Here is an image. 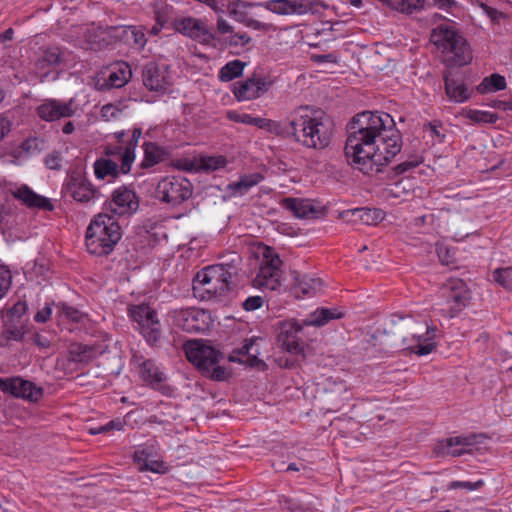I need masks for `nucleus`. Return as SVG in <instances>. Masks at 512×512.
I'll list each match as a JSON object with an SVG mask.
<instances>
[{
	"mask_svg": "<svg viewBox=\"0 0 512 512\" xmlns=\"http://www.w3.org/2000/svg\"><path fill=\"white\" fill-rule=\"evenodd\" d=\"M348 132L345 155L365 174L380 172L402 148L401 133L388 113H359L349 123Z\"/></svg>",
	"mask_w": 512,
	"mask_h": 512,
	"instance_id": "nucleus-1",
	"label": "nucleus"
},
{
	"mask_svg": "<svg viewBox=\"0 0 512 512\" xmlns=\"http://www.w3.org/2000/svg\"><path fill=\"white\" fill-rule=\"evenodd\" d=\"M431 329L423 322L415 320L411 315L393 314L378 330V336L386 338L385 343L393 348L409 350L419 356L430 354L435 348Z\"/></svg>",
	"mask_w": 512,
	"mask_h": 512,
	"instance_id": "nucleus-2",
	"label": "nucleus"
},
{
	"mask_svg": "<svg viewBox=\"0 0 512 512\" xmlns=\"http://www.w3.org/2000/svg\"><path fill=\"white\" fill-rule=\"evenodd\" d=\"M287 121V133L304 147L322 150L329 146L334 129L328 118L315 117L307 106H299L289 114Z\"/></svg>",
	"mask_w": 512,
	"mask_h": 512,
	"instance_id": "nucleus-3",
	"label": "nucleus"
},
{
	"mask_svg": "<svg viewBox=\"0 0 512 512\" xmlns=\"http://www.w3.org/2000/svg\"><path fill=\"white\" fill-rule=\"evenodd\" d=\"M431 22L435 27L430 32V42L441 53L449 66H463L471 59V50L466 39L456 28V24L439 14H434Z\"/></svg>",
	"mask_w": 512,
	"mask_h": 512,
	"instance_id": "nucleus-4",
	"label": "nucleus"
},
{
	"mask_svg": "<svg viewBox=\"0 0 512 512\" xmlns=\"http://www.w3.org/2000/svg\"><path fill=\"white\" fill-rule=\"evenodd\" d=\"M122 237L121 227L114 215L99 213L90 222L86 231V247L90 254H110Z\"/></svg>",
	"mask_w": 512,
	"mask_h": 512,
	"instance_id": "nucleus-5",
	"label": "nucleus"
},
{
	"mask_svg": "<svg viewBox=\"0 0 512 512\" xmlns=\"http://www.w3.org/2000/svg\"><path fill=\"white\" fill-rule=\"evenodd\" d=\"M236 285V279H229L221 268L212 265L198 272L193 280L194 295L201 300L225 297Z\"/></svg>",
	"mask_w": 512,
	"mask_h": 512,
	"instance_id": "nucleus-6",
	"label": "nucleus"
},
{
	"mask_svg": "<svg viewBox=\"0 0 512 512\" xmlns=\"http://www.w3.org/2000/svg\"><path fill=\"white\" fill-rule=\"evenodd\" d=\"M193 193L192 183L182 176L162 178L155 189V198L171 206H177L188 200Z\"/></svg>",
	"mask_w": 512,
	"mask_h": 512,
	"instance_id": "nucleus-7",
	"label": "nucleus"
},
{
	"mask_svg": "<svg viewBox=\"0 0 512 512\" xmlns=\"http://www.w3.org/2000/svg\"><path fill=\"white\" fill-rule=\"evenodd\" d=\"M129 315L137 322L140 333L148 344H159L162 329L157 312L153 308L145 304L135 305L129 308Z\"/></svg>",
	"mask_w": 512,
	"mask_h": 512,
	"instance_id": "nucleus-8",
	"label": "nucleus"
},
{
	"mask_svg": "<svg viewBox=\"0 0 512 512\" xmlns=\"http://www.w3.org/2000/svg\"><path fill=\"white\" fill-rule=\"evenodd\" d=\"M173 324L188 333H199L208 330L209 314L198 308H180L171 312Z\"/></svg>",
	"mask_w": 512,
	"mask_h": 512,
	"instance_id": "nucleus-9",
	"label": "nucleus"
},
{
	"mask_svg": "<svg viewBox=\"0 0 512 512\" xmlns=\"http://www.w3.org/2000/svg\"><path fill=\"white\" fill-rule=\"evenodd\" d=\"M301 331L302 326L295 320L279 322L276 328V341L278 346L290 354L304 358V345L299 338Z\"/></svg>",
	"mask_w": 512,
	"mask_h": 512,
	"instance_id": "nucleus-10",
	"label": "nucleus"
},
{
	"mask_svg": "<svg viewBox=\"0 0 512 512\" xmlns=\"http://www.w3.org/2000/svg\"><path fill=\"white\" fill-rule=\"evenodd\" d=\"M185 354L189 362L194 364L201 372L207 370L212 364H217L222 354L203 340L187 341Z\"/></svg>",
	"mask_w": 512,
	"mask_h": 512,
	"instance_id": "nucleus-11",
	"label": "nucleus"
},
{
	"mask_svg": "<svg viewBox=\"0 0 512 512\" xmlns=\"http://www.w3.org/2000/svg\"><path fill=\"white\" fill-rule=\"evenodd\" d=\"M63 192L80 203H87L96 198L98 194L85 174L79 170L71 171L68 174Z\"/></svg>",
	"mask_w": 512,
	"mask_h": 512,
	"instance_id": "nucleus-12",
	"label": "nucleus"
},
{
	"mask_svg": "<svg viewBox=\"0 0 512 512\" xmlns=\"http://www.w3.org/2000/svg\"><path fill=\"white\" fill-rule=\"evenodd\" d=\"M282 261L278 255L265 256L252 284L256 288L276 290L280 286Z\"/></svg>",
	"mask_w": 512,
	"mask_h": 512,
	"instance_id": "nucleus-13",
	"label": "nucleus"
},
{
	"mask_svg": "<svg viewBox=\"0 0 512 512\" xmlns=\"http://www.w3.org/2000/svg\"><path fill=\"white\" fill-rule=\"evenodd\" d=\"M0 390L30 402H37L43 396L41 387L21 377L0 378Z\"/></svg>",
	"mask_w": 512,
	"mask_h": 512,
	"instance_id": "nucleus-14",
	"label": "nucleus"
},
{
	"mask_svg": "<svg viewBox=\"0 0 512 512\" xmlns=\"http://www.w3.org/2000/svg\"><path fill=\"white\" fill-rule=\"evenodd\" d=\"M27 312L25 301L16 302L11 308L7 309L4 319L5 333L8 338L20 341L26 332L27 319L24 318Z\"/></svg>",
	"mask_w": 512,
	"mask_h": 512,
	"instance_id": "nucleus-15",
	"label": "nucleus"
},
{
	"mask_svg": "<svg viewBox=\"0 0 512 512\" xmlns=\"http://www.w3.org/2000/svg\"><path fill=\"white\" fill-rule=\"evenodd\" d=\"M447 302L450 304V317L456 316L468 303L470 299L466 283L458 278L449 279L443 286Z\"/></svg>",
	"mask_w": 512,
	"mask_h": 512,
	"instance_id": "nucleus-16",
	"label": "nucleus"
},
{
	"mask_svg": "<svg viewBox=\"0 0 512 512\" xmlns=\"http://www.w3.org/2000/svg\"><path fill=\"white\" fill-rule=\"evenodd\" d=\"M175 29L183 35L202 44H210L216 39L215 33L204 22L193 17H184L175 21Z\"/></svg>",
	"mask_w": 512,
	"mask_h": 512,
	"instance_id": "nucleus-17",
	"label": "nucleus"
},
{
	"mask_svg": "<svg viewBox=\"0 0 512 512\" xmlns=\"http://www.w3.org/2000/svg\"><path fill=\"white\" fill-rule=\"evenodd\" d=\"M265 9L276 13V14H305L307 12L318 13L320 8H324L325 5L319 2H294L289 0H269L262 3Z\"/></svg>",
	"mask_w": 512,
	"mask_h": 512,
	"instance_id": "nucleus-18",
	"label": "nucleus"
},
{
	"mask_svg": "<svg viewBox=\"0 0 512 512\" xmlns=\"http://www.w3.org/2000/svg\"><path fill=\"white\" fill-rule=\"evenodd\" d=\"M143 84L150 91L165 92L171 85L166 66H159L155 62H149L143 69Z\"/></svg>",
	"mask_w": 512,
	"mask_h": 512,
	"instance_id": "nucleus-19",
	"label": "nucleus"
},
{
	"mask_svg": "<svg viewBox=\"0 0 512 512\" xmlns=\"http://www.w3.org/2000/svg\"><path fill=\"white\" fill-rule=\"evenodd\" d=\"M139 207V202L133 190L125 186L119 187L112 194L108 209L112 215H125L135 212Z\"/></svg>",
	"mask_w": 512,
	"mask_h": 512,
	"instance_id": "nucleus-20",
	"label": "nucleus"
},
{
	"mask_svg": "<svg viewBox=\"0 0 512 512\" xmlns=\"http://www.w3.org/2000/svg\"><path fill=\"white\" fill-rule=\"evenodd\" d=\"M75 113L73 100L60 102L55 99L46 100L37 107L38 116L44 121H56L61 118L71 117Z\"/></svg>",
	"mask_w": 512,
	"mask_h": 512,
	"instance_id": "nucleus-21",
	"label": "nucleus"
},
{
	"mask_svg": "<svg viewBox=\"0 0 512 512\" xmlns=\"http://www.w3.org/2000/svg\"><path fill=\"white\" fill-rule=\"evenodd\" d=\"M11 195L30 209L52 211L54 205L50 199L34 192L28 185L22 184L11 190Z\"/></svg>",
	"mask_w": 512,
	"mask_h": 512,
	"instance_id": "nucleus-22",
	"label": "nucleus"
},
{
	"mask_svg": "<svg viewBox=\"0 0 512 512\" xmlns=\"http://www.w3.org/2000/svg\"><path fill=\"white\" fill-rule=\"evenodd\" d=\"M268 90V83L265 78L253 76L238 83L233 92L238 101H247L260 97Z\"/></svg>",
	"mask_w": 512,
	"mask_h": 512,
	"instance_id": "nucleus-23",
	"label": "nucleus"
},
{
	"mask_svg": "<svg viewBox=\"0 0 512 512\" xmlns=\"http://www.w3.org/2000/svg\"><path fill=\"white\" fill-rule=\"evenodd\" d=\"M475 443L474 436L468 437H451L445 440L439 441L434 447V453L439 457L461 456L467 452L465 448H458L459 446L467 447L472 446Z\"/></svg>",
	"mask_w": 512,
	"mask_h": 512,
	"instance_id": "nucleus-24",
	"label": "nucleus"
},
{
	"mask_svg": "<svg viewBox=\"0 0 512 512\" xmlns=\"http://www.w3.org/2000/svg\"><path fill=\"white\" fill-rule=\"evenodd\" d=\"M131 77V69L127 63H118L104 79L103 83L98 81L97 86L100 90L121 88Z\"/></svg>",
	"mask_w": 512,
	"mask_h": 512,
	"instance_id": "nucleus-25",
	"label": "nucleus"
},
{
	"mask_svg": "<svg viewBox=\"0 0 512 512\" xmlns=\"http://www.w3.org/2000/svg\"><path fill=\"white\" fill-rule=\"evenodd\" d=\"M144 157L140 163L142 169H149L161 163L167 158V152L164 147L155 142L146 141L142 145Z\"/></svg>",
	"mask_w": 512,
	"mask_h": 512,
	"instance_id": "nucleus-26",
	"label": "nucleus"
},
{
	"mask_svg": "<svg viewBox=\"0 0 512 512\" xmlns=\"http://www.w3.org/2000/svg\"><path fill=\"white\" fill-rule=\"evenodd\" d=\"M142 136L141 128H133L132 135L129 141L125 143L123 147L122 157H121V173L127 174L131 170V166L135 160V150L138 146L139 139Z\"/></svg>",
	"mask_w": 512,
	"mask_h": 512,
	"instance_id": "nucleus-27",
	"label": "nucleus"
},
{
	"mask_svg": "<svg viewBox=\"0 0 512 512\" xmlns=\"http://www.w3.org/2000/svg\"><path fill=\"white\" fill-rule=\"evenodd\" d=\"M259 338H251L246 340L245 349H246V359L238 358L237 356L230 354L228 359L230 362H239L243 364H247L250 367H264L265 363L259 359L260 350L258 348L257 342Z\"/></svg>",
	"mask_w": 512,
	"mask_h": 512,
	"instance_id": "nucleus-28",
	"label": "nucleus"
},
{
	"mask_svg": "<svg viewBox=\"0 0 512 512\" xmlns=\"http://www.w3.org/2000/svg\"><path fill=\"white\" fill-rule=\"evenodd\" d=\"M282 206L297 218H309L316 212L312 203L306 199L285 198Z\"/></svg>",
	"mask_w": 512,
	"mask_h": 512,
	"instance_id": "nucleus-29",
	"label": "nucleus"
},
{
	"mask_svg": "<svg viewBox=\"0 0 512 512\" xmlns=\"http://www.w3.org/2000/svg\"><path fill=\"white\" fill-rule=\"evenodd\" d=\"M69 361L80 364H88L97 356V349L94 346L73 343L69 347Z\"/></svg>",
	"mask_w": 512,
	"mask_h": 512,
	"instance_id": "nucleus-30",
	"label": "nucleus"
},
{
	"mask_svg": "<svg viewBox=\"0 0 512 512\" xmlns=\"http://www.w3.org/2000/svg\"><path fill=\"white\" fill-rule=\"evenodd\" d=\"M342 317L343 313L339 312L337 309L318 308L303 321V324L306 326L321 327L330 320L340 319Z\"/></svg>",
	"mask_w": 512,
	"mask_h": 512,
	"instance_id": "nucleus-31",
	"label": "nucleus"
},
{
	"mask_svg": "<svg viewBox=\"0 0 512 512\" xmlns=\"http://www.w3.org/2000/svg\"><path fill=\"white\" fill-rule=\"evenodd\" d=\"M445 91L450 100L461 103L470 98V91L467 86L456 79L445 76Z\"/></svg>",
	"mask_w": 512,
	"mask_h": 512,
	"instance_id": "nucleus-32",
	"label": "nucleus"
},
{
	"mask_svg": "<svg viewBox=\"0 0 512 512\" xmlns=\"http://www.w3.org/2000/svg\"><path fill=\"white\" fill-rule=\"evenodd\" d=\"M242 257L236 252H230L221 258V262L212 265L221 268V271L228 276L229 279L238 278Z\"/></svg>",
	"mask_w": 512,
	"mask_h": 512,
	"instance_id": "nucleus-33",
	"label": "nucleus"
},
{
	"mask_svg": "<svg viewBox=\"0 0 512 512\" xmlns=\"http://www.w3.org/2000/svg\"><path fill=\"white\" fill-rule=\"evenodd\" d=\"M262 3H254V2H248L244 0H235L232 2H229L228 4V14L231 16L234 20H236L239 23H242L246 26L249 19H251L248 15V9L252 7H261Z\"/></svg>",
	"mask_w": 512,
	"mask_h": 512,
	"instance_id": "nucleus-34",
	"label": "nucleus"
},
{
	"mask_svg": "<svg viewBox=\"0 0 512 512\" xmlns=\"http://www.w3.org/2000/svg\"><path fill=\"white\" fill-rule=\"evenodd\" d=\"M119 27L115 26H98L96 28L89 29L87 31V40L96 46V48H102L105 44L111 43L112 33L117 31Z\"/></svg>",
	"mask_w": 512,
	"mask_h": 512,
	"instance_id": "nucleus-35",
	"label": "nucleus"
},
{
	"mask_svg": "<svg viewBox=\"0 0 512 512\" xmlns=\"http://www.w3.org/2000/svg\"><path fill=\"white\" fill-rule=\"evenodd\" d=\"M263 180V176L259 173L244 175L236 182L228 185L234 196H242L246 194L252 187L256 186Z\"/></svg>",
	"mask_w": 512,
	"mask_h": 512,
	"instance_id": "nucleus-36",
	"label": "nucleus"
},
{
	"mask_svg": "<svg viewBox=\"0 0 512 512\" xmlns=\"http://www.w3.org/2000/svg\"><path fill=\"white\" fill-rule=\"evenodd\" d=\"M140 376L150 385H158L165 380L164 373L152 360H146L140 364Z\"/></svg>",
	"mask_w": 512,
	"mask_h": 512,
	"instance_id": "nucleus-37",
	"label": "nucleus"
},
{
	"mask_svg": "<svg viewBox=\"0 0 512 512\" xmlns=\"http://www.w3.org/2000/svg\"><path fill=\"white\" fill-rule=\"evenodd\" d=\"M294 289L296 293H301L302 295H310L315 293L318 289H320L322 283L320 279H315L309 277L308 275H300L297 272H294Z\"/></svg>",
	"mask_w": 512,
	"mask_h": 512,
	"instance_id": "nucleus-38",
	"label": "nucleus"
},
{
	"mask_svg": "<svg viewBox=\"0 0 512 512\" xmlns=\"http://www.w3.org/2000/svg\"><path fill=\"white\" fill-rule=\"evenodd\" d=\"M121 172L116 162L106 158H100L94 163V173L98 179H104L107 176L117 177Z\"/></svg>",
	"mask_w": 512,
	"mask_h": 512,
	"instance_id": "nucleus-39",
	"label": "nucleus"
},
{
	"mask_svg": "<svg viewBox=\"0 0 512 512\" xmlns=\"http://www.w3.org/2000/svg\"><path fill=\"white\" fill-rule=\"evenodd\" d=\"M245 63L233 60L224 65L219 72V79L223 82L231 81L242 75Z\"/></svg>",
	"mask_w": 512,
	"mask_h": 512,
	"instance_id": "nucleus-40",
	"label": "nucleus"
},
{
	"mask_svg": "<svg viewBox=\"0 0 512 512\" xmlns=\"http://www.w3.org/2000/svg\"><path fill=\"white\" fill-rule=\"evenodd\" d=\"M425 0H392V9L405 14H413L423 9Z\"/></svg>",
	"mask_w": 512,
	"mask_h": 512,
	"instance_id": "nucleus-41",
	"label": "nucleus"
},
{
	"mask_svg": "<svg viewBox=\"0 0 512 512\" xmlns=\"http://www.w3.org/2000/svg\"><path fill=\"white\" fill-rule=\"evenodd\" d=\"M506 88V80L503 76L495 73L489 77H485L481 84L478 86L480 93L488 91H499Z\"/></svg>",
	"mask_w": 512,
	"mask_h": 512,
	"instance_id": "nucleus-42",
	"label": "nucleus"
},
{
	"mask_svg": "<svg viewBox=\"0 0 512 512\" xmlns=\"http://www.w3.org/2000/svg\"><path fill=\"white\" fill-rule=\"evenodd\" d=\"M62 61V51L59 47H50L43 51L39 60L41 68L57 65Z\"/></svg>",
	"mask_w": 512,
	"mask_h": 512,
	"instance_id": "nucleus-43",
	"label": "nucleus"
},
{
	"mask_svg": "<svg viewBox=\"0 0 512 512\" xmlns=\"http://www.w3.org/2000/svg\"><path fill=\"white\" fill-rule=\"evenodd\" d=\"M493 279L504 289L512 291V266L494 270Z\"/></svg>",
	"mask_w": 512,
	"mask_h": 512,
	"instance_id": "nucleus-44",
	"label": "nucleus"
},
{
	"mask_svg": "<svg viewBox=\"0 0 512 512\" xmlns=\"http://www.w3.org/2000/svg\"><path fill=\"white\" fill-rule=\"evenodd\" d=\"M466 117L476 123H495L497 115L487 111L469 110Z\"/></svg>",
	"mask_w": 512,
	"mask_h": 512,
	"instance_id": "nucleus-45",
	"label": "nucleus"
},
{
	"mask_svg": "<svg viewBox=\"0 0 512 512\" xmlns=\"http://www.w3.org/2000/svg\"><path fill=\"white\" fill-rule=\"evenodd\" d=\"M229 119L236 121V122H242L245 124H252L255 126H258L260 128H264L266 125H269V121L263 118H255L248 114L238 115L233 112L228 113Z\"/></svg>",
	"mask_w": 512,
	"mask_h": 512,
	"instance_id": "nucleus-46",
	"label": "nucleus"
},
{
	"mask_svg": "<svg viewBox=\"0 0 512 512\" xmlns=\"http://www.w3.org/2000/svg\"><path fill=\"white\" fill-rule=\"evenodd\" d=\"M360 222L365 225H376L383 219V212L379 209L362 208Z\"/></svg>",
	"mask_w": 512,
	"mask_h": 512,
	"instance_id": "nucleus-47",
	"label": "nucleus"
},
{
	"mask_svg": "<svg viewBox=\"0 0 512 512\" xmlns=\"http://www.w3.org/2000/svg\"><path fill=\"white\" fill-rule=\"evenodd\" d=\"M58 308L60 309L61 316H64L66 319L72 322L79 323L83 319V313L75 307L61 303L58 305Z\"/></svg>",
	"mask_w": 512,
	"mask_h": 512,
	"instance_id": "nucleus-48",
	"label": "nucleus"
},
{
	"mask_svg": "<svg viewBox=\"0 0 512 512\" xmlns=\"http://www.w3.org/2000/svg\"><path fill=\"white\" fill-rule=\"evenodd\" d=\"M324 391L326 393L335 394L338 398L342 399V396L347 392V386L342 381L327 379L324 385Z\"/></svg>",
	"mask_w": 512,
	"mask_h": 512,
	"instance_id": "nucleus-49",
	"label": "nucleus"
},
{
	"mask_svg": "<svg viewBox=\"0 0 512 512\" xmlns=\"http://www.w3.org/2000/svg\"><path fill=\"white\" fill-rule=\"evenodd\" d=\"M202 374L216 381H223L228 377L226 369L217 364H212L207 370L203 371Z\"/></svg>",
	"mask_w": 512,
	"mask_h": 512,
	"instance_id": "nucleus-50",
	"label": "nucleus"
},
{
	"mask_svg": "<svg viewBox=\"0 0 512 512\" xmlns=\"http://www.w3.org/2000/svg\"><path fill=\"white\" fill-rule=\"evenodd\" d=\"M121 109L113 104H106L101 109V117L105 121L116 119L121 114Z\"/></svg>",
	"mask_w": 512,
	"mask_h": 512,
	"instance_id": "nucleus-51",
	"label": "nucleus"
},
{
	"mask_svg": "<svg viewBox=\"0 0 512 512\" xmlns=\"http://www.w3.org/2000/svg\"><path fill=\"white\" fill-rule=\"evenodd\" d=\"M122 428H123V424L121 421L112 420V421L108 422L107 424L102 425L98 428H91L90 433L92 435L103 434V433H107L113 429L121 430Z\"/></svg>",
	"mask_w": 512,
	"mask_h": 512,
	"instance_id": "nucleus-52",
	"label": "nucleus"
},
{
	"mask_svg": "<svg viewBox=\"0 0 512 512\" xmlns=\"http://www.w3.org/2000/svg\"><path fill=\"white\" fill-rule=\"evenodd\" d=\"M264 304V298L261 296H250L243 303L242 307L246 311H255Z\"/></svg>",
	"mask_w": 512,
	"mask_h": 512,
	"instance_id": "nucleus-53",
	"label": "nucleus"
},
{
	"mask_svg": "<svg viewBox=\"0 0 512 512\" xmlns=\"http://www.w3.org/2000/svg\"><path fill=\"white\" fill-rule=\"evenodd\" d=\"M45 165L51 170H60L62 167V158L59 152L54 151L45 158Z\"/></svg>",
	"mask_w": 512,
	"mask_h": 512,
	"instance_id": "nucleus-54",
	"label": "nucleus"
},
{
	"mask_svg": "<svg viewBox=\"0 0 512 512\" xmlns=\"http://www.w3.org/2000/svg\"><path fill=\"white\" fill-rule=\"evenodd\" d=\"M484 485L483 480H478L475 482L471 481H453L450 484V488L457 489V488H464L469 491L477 490L481 488Z\"/></svg>",
	"mask_w": 512,
	"mask_h": 512,
	"instance_id": "nucleus-55",
	"label": "nucleus"
},
{
	"mask_svg": "<svg viewBox=\"0 0 512 512\" xmlns=\"http://www.w3.org/2000/svg\"><path fill=\"white\" fill-rule=\"evenodd\" d=\"M12 281V276L10 270L5 268L4 266H0V291L5 295V293L10 288Z\"/></svg>",
	"mask_w": 512,
	"mask_h": 512,
	"instance_id": "nucleus-56",
	"label": "nucleus"
},
{
	"mask_svg": "<svg viewBox=\"0 0 512 512\" xmlns=\"http://www.w3.org/2000/svg\"><path fill=\"white\" fill-rule=\"evenodd\" d=\"M251 42V37L247 33H234L229 37L231 46H246Z\"/></svg>",
	"mask_w": 512,
	"mask_h": 512,
	"instance_id": "nucleus-57",
	"label": "nucleus"
},
{
	"mask_svg": "<svg viewBox=\"0 0 512 512\" xmlns=\"http://www.w3.org/2000/svg\"><path fill=\"white\" fill-rule=\"evenodd\" d=\"M225 163L226 160L222 157H207L202 160L203 167L209 170H216L223 167Z\"/></svg>",
	"mask_w": 512,
	"mask_h": 512,
	"instance_id": "nucleus-58",
	"label": "nucleus"
},
{
	"mask_svg": "<svg viewBox=\"0 0 512 512\" xmlns=\"http://www.w3.org/2000/svg\"><path fill=\"white\" fill-rule=\"evenodd\" d=\"M361 212L362 208L349 209L341 212L340 217L348 222H360L362 216Z\"/></svg>",
	"mask_w": 512,
	"mask_h": 512,
	"instance_id": "nucleus-59",
	"label": "nucleus"
},
{
	"mask_svg": "<svg viewBox=\"0 0 512 512\" xmlns=\"http://www.w3.org/2000/svg\"><path fill=\"white\" fill-rule=\"evenodd\" d=\"M420 163H421V160L419 158H415L414 160H410V161L407 160V161H404V162L398 164L395 167V171L397 174H404L407 171L417 167Z\"/></svg>",
	"mask_w": 512,
	"mask_h": 512,
	"instance_id": "nucleus-60",
	"label": "nucleus"
},
{
	"mask_svg": "<svg viewBox=\"0 0 512 512\" xmlns=\"http://www.w3.org/2000/svg\"><path fill=\"white\" fill-rule=\"evenodd\" d=\"M441 125L437 123H428L425 125V132L429 133V135L433 138H437L439 142L444 140L445 135L440 132Z\"/></svg>",
	"mask_w": 512,
	"mask_h": 512,
	"instance_id": "nucleus-61",
	"label": "nucleus"
},
{
	"mask_svg": "<svg viewBox=\"0 0 512 512\" xmlns=\"http://www.w3.org/2000/svg\"><path fill=\"white\" fill-rule=\"evenodd\" d=\"M310 59L312 62L314 63H317V64H322V63H337V57L330 53V54H312L310 56Z\"/></svg>",
	"mask_w": 512,
	"mask_h": 512,
	"instance_id": "nucleus-62",
	"label": "nucleus"
},
{
	"mask_svg": "<svg viewBox=\"0 0 512 512\" xmlns=\"http://www.w3.org/2000/svg\"><path fill=\"white\" fill-rule=\"evenodd\" d=\"M128 30H130L135 44L141 47L146 44V37L142 29L135 26H130L128 27Z\"/></svg>",
	"mask_w": 512,
	"mask_h": 512,
	"instance_id": "nucleus-63",
	"label": "nucleus"
},
{
	"mask_svg": "<svg viewBox=\"0 0 512 512\" xmlns=\"http://www.w3.org/2000/svg\"><path fill=\"white\" fill-rule=\"evenodd\" d=\"M52 313V308L49 304H46L45 307L39 310L35 316L34 320L38 323H45L49 320Z\"/></svg>",
	"mask_w": 512,
	"mask_h": 512,
	"instance_id": "nucleus-64",
	"label": "nucleus"
}]
</instances>
